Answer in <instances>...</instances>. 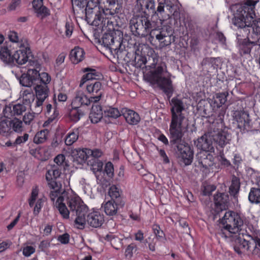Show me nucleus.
<instances>
[{
  "mask_svg": "<svg viewBox=\"0 0 260 260\" xmlns=\"http://www.w3.org/2000/svg\"><path fill=\"white\" fill-rule=\"evenodd\" d=\"M37 98L35 110L40 113L42 110V105L49 93V89L45 84H37L34 88Z\"/></svg>",
  "mask_w": 260,
  "mask_h": 260,
  "instance_id": "4468645a",
  "label": "nucleus"
},
{
  "mask_svg": "<svg viewBox=\"0 0 260 260\" xmlns=\"http://www.w3.org/2000/svg\"><path fill=\"white\" fill-rule=\"evenodd\" d=\"M104 114L106 117L117 118L121 116V111H119L117 109L111 107H106L104 109Z\"/></svg>",
  "mask_w": 260,
  "mask_h": 260,
  "instance_id": "a19ab883",
  "label": "nucleus"
},
{
  "mask_svg": "<svg viewBox=\"0 0 260 260\" xmlns=\"http://www.w3.org/2000/svg\"><path fill=\"white\" fill-rule=\"evenodd\" d=\"M253 18L250 13H246L245 16L243 14L238 16H235L233 19V23L238 28L239 34H249L250 29L254 28V30H260V18L253 20Z\"/></svg>",
  "mask_w": 260,
  "mask_h": 260,
  "instance_id": "423d86ee",
  "label": "nucleus"
},
{
  "mask_svg": "<svg viewBox=\"0 0 260 260\" xmlns=\"http://www.w3.org/2000/svg\"><path fill=\"white\" fill-rule=\"evenodd\" d=\"M86 90L91 95L90 98L92 102L96 103L100 100L103 93L101 82L95 81L87 84Z\"/></svg>",
  "mask_w": 260,
  "mask_h": 260,
  "instance_id": "dca6fc26",
  "label": "nucleus"
},
{
  "mask_svg": "<svg viewBox=\"0 0 260 260\" xmlns=\"http://www.w3.org/2000/svg\"><path fill=\"white\" fill-rule=\"evenodd\" d=\"M214 143L220 147L223 148L230 143L231 136L227 131L222 130L217 127L216 124H213L210 127Z\"/></svg>",
  "mask_w": 260,
  "mask_h": 260,
  "instance_id": "f8f14e48",
  "label": "nucleus"
},
{
  "mask_svg": "<svg viewBox=\"0 0 260 260\" xmlns=\"http://www.w3.org/2000/svg\"><path fill=\"white\" fill-rule=\"evenodd\" d=\"M210 151H200L197 155L199 164L205 169H208L209 167L213 165V156L210 154Z\"/></svg>",
  "mask_w": 260,
  "mask_h": 260,
  "instance_id": "5701e85b",
  "label": "nucleus"
},
{
  "mask_svg": "<svg viewBox=\"0 0 260 260\" xmlns=\"http://www.w3.org/2000/svg\"><path fill=\"white\" fill-rule=\"evenodd\" d=\"M103 207L104 211L107 215L113 216L117 214L118 210L120 208H122L123 207H120V206L117 205L116 203L113 201V200H110L104 205Z\"/></svg>",
  "mask_w": 260,
  "mask_h": 260,
  "instance_id": "2f4dec72",
  "label": "nucleus"
},
{
  "mask_svg": "<svg viewBox=\"0 0 260 260\" xmlns=\"http://www.w3.org/2000/svg\"><path fill=\"white\" fill-rule=\"evenodd\" d=\"M35 252V248L31 246H27L23 249V254L26 257L30 256Z\"/></svg>",
  "mask_w": 260,
  "mask_h": 260,
  "instance_id": "680f3d73",
  "label": "nucleus"
},
{
  "mask_svg": "<svg viewBox=\"0 0 260 260\" xmlns=\"http://www.w3.org/2000/svg\"><path fill=\"white\" fill-rule=\"evenodd\" d=\"M30 66L33 67L32 69H29L26 74H22L19 78V82L21 85L25 87H30L37 81L38 71L40 68V64L36 61H29Z\"/></svg>",
  "mask_w": 260,
  "mask_h": 260,
  "instance_id": "9d476101",
  "label": "nucleus"
},
{
  "mask_svg": "<svg viewBox=\"0 0 260 260\" xmlns=\"http://www.w3.org/2000/svg\"><path fill=\"white\" fill-rule=\"evenodd\" d=\"M48 185L52 190L61 191V194L64 191H68V190H65V189L63 188L60 182L57 181L56 179L51 180V181L48 183Z\"/></svg>",
  "mask_w": 260,
  "mask_h": 260,
  "instance_id": "c03bdc74",
  "label": "nucleus"
},
{
  "mask_svg": "<svg viewBox=\"0 0 260 260\" xmlns=\"http://www.w3.org/2000/svg\"><path fill=\"white\" fill-rule=\"evenodd\" d=\"M73 26L72 23L67 21L65 25V35L67 37H70L73 32Z\"/></svg>",
  "mask_w": 260,
  "mask_h": 260,
  "instance_id": "e2e57ef3",
  "label": "nucleus"
},
{
  "mask_svg": "<svg viewBox=\"0 0 260 260\" xmlns=\"http://www.w3.org/2000/svg\"><path fill=\"white\" fill-rule=\"evenodd\" d=\"M30 53V49L28 48H25L17 50L13 54V62L19 64H23L28 61V54Z\"/></svg>",
  "mask_w": 260,
  "mask_h": 260,
  "instance_id": "393cba45",
  "label": "nucleus"
},
{
  "mask_svg": "<svg viewBox=\"0 0 260 260\" xmlns=\"http://www.w3.org/2000/svg\"><path fill=\"white\" fill-rule=\"evenodd\" d=\"M121 192L116 186L113 185L109 189L108 194L111 198V200H113L116 203L117 205L120 207H124L125 201L121 196Z\"/></svg>",
  "mask_w": 260,
  "mask_h": 260,
  "instance_id": "a878e982",
  "label": "nucleus"
},
{
  "mask_svg": "<svg viewBox=\"0 0 260 260\" xmlns=\"http://www.w3.org/2000/svg\"><path fill=\"white\" fill-rule=\"evenodd\" d=\"M171 103L173 105L171 109V114H173V112L176 114L183 113L182 111L185 110V107L182 100L177 98H173L171 100Z\"/></svg>",
  "mask_w": 260,
  "mask_h": 260,
  "instance_id": "72a5a7b5",
  "label": "nucleus"
},
{
  "mask_svg": "<svg viewBox=\"0 0 260 260\" xmlns=\"http://www.w3.org/2000/svg\"><path fill=\"white\" fill-rule=\"evenodd\" d=\"M21 4V0H12L11 3L8 7L9 11H14L16 9L20 8Z\"/></svg>",
  "mask_w": 260,
  "mask_h": 260,
  "instance_id": "bf43d9fd",
  "label": "nucleus"
},
{
  "mask_svg": "<svg viewBox=\"0 0 260 260\" xmlns=\"http://www.w3.org/2000/svg\"><path fill=\"white\" fill-rule=\"evenodd\" d=\"M26 110V106L23 104H17L13 105L12 107L10 106H6L4 109L3 113L5 117L11 119L14 116L22 114Z\"/></svg>",
  "mask_w": 260,
  "mask_h": 260,
  "instance_id": "aec40b11",
  "label": "nucleus"
},
{
  "mask_svg": "<svg viewBox=\"0 0 260 260\" xmlns=\"http://www.w3.org/2000/svg\"><path fill=\"white\" fill-rule=\"evenodd\" d=\"M85 52L84 50L79 47H76L70 52V58L74 64H77L83 60Z\"/></svg>",
  "mask_w": 260,
  "mask_h": 260,
  "instance_id": "c756f323",
  "label": "nucleus"
},
{
  "mask_svg": "<svg viewBox=\"0 0 260 260\" xmlns=\"http://www.w3.org/2000/svg\"><path fill=\"white\" fill-rule=\"evenodd\" d=\"M115 35L116 32L113 31L105 33L102 38V44L111 52L112 50H114L115 53L119 55L121 53H124L125 52L121 51L119 49L121 45L120 38H119L118 40H115L116 38L114 37Z\"/></svg>",
  "mask_w": 260,
  "mask_h": 260,
  "instance_id": "ddd939ff",
  "label": "nucleus"
},
{
  "mask_svg": "<svg viewBox=\"0 0 260 260\" xmlns=\"http://www.w3.org/2000/svg\"><path fill=\"white\" fill-rule=\"evenodd\" d=\"M85 220L88 224L95 228L100 227L104 222V215L97 211L89 213Z\"/></svg>",
  "mask_w": 260,
  "mask_h": 260,
  "instance_id": "412c9836",
  "label": "nucleus"
},
{
  "mask_svg": "<svg viewBox=\"0 0 260 260\" xmlns=\"http://www.w3.org/2000/svg\"><path fill=\"white\" fill-rule=\"evenodd\" d=\"M249 244L250 245V252L254 254L260 253V239L257 237L253 238L251 237Z\"/></svg>",
  "mask_w": 260,
  "mask_h": 260,
  "instance_id": "ea45409f",
  "label": "nucleus"
},
{
  "mask_svg": "<svg viewBox=\"0 0 260 260\" xmlns=\"http://www.w3.org/2000/svg\"><path fill=\"white\" fill-rule=\"evenodd\" d=\"M158 6L157 8L156 11L155 12V14H156L157 16L159 17L161 26H163V24L170 25L172 26V25L170 24V20H169L168 22H165V21H167L168 19H170V14H163L165 12L164 8L165 7V6L163 3V1L158 0Z\"/></svg>",
  "mask_w": 260,
  "mask_h": 260,
  "instance_id": "cd10ccee",
  "label": "nucleus"
},
{
  "mask_svg": "<svg viewBox=\"0 0 260 260\" xmlns=\"http://www.w3.org/2000/svg\"><path fill=\"white\" fill-rule=\"evenodd\" d=\"M65 158V156L63 154H60L54 158V161L58 167L61 168L67 165Z\"/></svg>",
  "mask_w": 260,
  "mask_h": 260,
  "instance_id": "3c124183",
  "label": "nucleus"
},
{
  "mask_svg": "<svg viewBox=\"0 0 260 260\" xmlns=\"http://www.w3.org/2000/svg\"><path fill=\"white\" fill-rule=\"evenodd\" d=\"M90 98H88L82 91L76 92V95L72 102V107L79 108L82 106H88L92 103Z\"/></svg>",
  "mask_w": 260,
  "mask_h": 260,
  "instance_id": "b1692460",
  "label": "nucleus"
},
{
  "mask_svg": "<svg viewBox=\"0 0 260 260\" xmlns=\"http://www.w3.org/2000/svg\"><path fill=\"white\" fill-rule=\"evenodd\" d=\"M214 201L215 204V211L217 212L226 210L229 205V197L225 193H218L214 195Z\"/></svg>",
  "mask_w": 260,
  "mask_h": 260,
  "instance_id": "6ab92c4d",
  "label": "nucleus"
},
{
  "mask_svg": "<svg viewBox=\"0 0 260 260\" xmlns=\"http://www.w3.org/2000/svg\"><path fill=\"white\" fill-rule=\"evenodd\" d=\"M212 137L210 128L207 133L194 141V145L201 151L213 152L214 148L213 145Z\"/></svg>",
  "mask_w": 260,
  "mask_h": 260,
  "instance_id": "2eb2a0df",
  "label": "nucleus"
},
{
  "mask_svg": "<svg viewBox=\"0 0 260 260\" xmlns=\"http://www.w3.org/2000/svg\"><path fill=\"white\" fill-rule=\"evenodd\" d=\"M61 168L60 167H58L57 166H54L52 170H51V175L53 176V179H56L58 178L61 172Z\"/></svg>",
  "mask_w": 260,
  "mask_h": 260,
  "instance_id": "338daca9",
  "label": "nucleus"
},
{
  "mask_svg": "<svg viewBox=\"0 0 260 260\" xmlns=\"http://www.w3.org/2000/svg\"><path fill=\"white\" fill-rule=\"evenodd\" d=\"M72 8L74 11L75 7L80 9L84 8L86 5V0H71Z\"/></svg>",
  "mask_w": 260,
  "mask_h": 260,
  "instance_id": "13d9d810",
  "label": "nucleus"
},
{
  "mask_svg": "<svg viewBox=\"0 0 260 260\" xmlns=\"http://www.w3.org/2000/svg\"><path fill=\"white\" fill-rule=\"evenodd\" d=\"M39 76L37 77V81L40 80V84H45L46 85L50 82L51 78L48 73L42 72L39 73Z\"/></svg>",
  "mask_w": 260,
  "mask_h": 260,
  "instance_id": "8fccbe9b",
  "label": "nucleus"
},
{
  "mask_svg": "<svg viewBox=\"0 0 260 260\" xmlns=\"http://www.w3.org/2000/svg\"><path fill=\"white\" fill-rule=\"evenodd\" d=\"M102 109L99 105H93L89 115V118L92 123H98L103 117Z\"/></svg>",
  "mask_w": 260,
  "mask_h": 260,
  "instance_id": "7c9ffc66",
  "label": "nucleus"
},
{
  "mask_svg": "<svg viewBox=\"0 0 260 260\" xmlns=\"http://www.w3.org/2000/svg\"><path fill=\"white\" fill-rule=\"evenodd\" d=\"M137 5L140 6L142 10L144 9L154 10L155 4L153 0H137Z\"/></svg>",
  "mask_w": 260,
  "mask_h": 260,
  "instance_id": "37998d69",
  "label": "nucleus"
},
{
  "mask_svg": "<svg viewBox=\"0 0 260 260\" xmlns=\"http://www.w3.org/2000/svg\"><path fill=\"white\" fill-rule=\"evenodd\" d=\"M240 187L239 179L235 176H233L232 179V183L229 188V192L231 196H233L235 199H237Z\"/></svg>",
  "mask_w": 260,
  "mask_h": 260,
  "instance_id": "f704fd0d",
  "label": "nucleus"
},
{
  "mask_svg": "<svg viewBox=\"0 0 260 260\" xmlns=\"http://www.w3.org/2000/svg\"><path fill=\"white\" fill-rule=\"evenodd\" d=\"M136 63L137 67L142 68L143 65H145L147 63V59L145 57L142 56H138L135 57V61Z\"/></svg>",
  "mask_w": 260,
  "mask_h": 260,
  "instance_id": "052dcab7",
  "label": "nucleus"
},
{
  "mask_svg": "<svg viewBox=\"0 0 260 260\" xmlns=\"http://www.w3.org/2000/svg\"><path fill=\"white\" fill-rule=\"evenodd\" d=\"M12 123V127L15 132H18L22 131V122L17 118H15L13 120H10Z\"/></svg>",
  "mask_w": 260,
  "mask_h": 260,
  "instance_id": "603ef678",
  "label": "nucleus"
},
{
  "mask_svg": "<svg viewBox=\"0 0 260 260\" xmlns=\"http://www.w3.org/2000/svg\"><path fill=\"white\" fill-rule=\"evenodd\" d=\"M149 81L152 85H156L168 97L170 98L172 95L174 91L172 81L166 68L161 66L157 67L150 72Z\"/></svg>",
  "mask_w": 260,
  "mask_h": 260,
  "instance_id": "39448f33",
  "label": "nucleus"
},
{
  "mask_svg": "<svg viewBox=\"0 0 260 260\" xmlns=\"http://www.w3.org/2000/svg\"><path fill=\"white\" fill-rule=\"evenodd\" d=\"M87 154H89V157L91 156L94 158H98L102 155L103 152L101 150L98 149H95L93 150L88 149Z\"/></svg>",
  "mask_w": 260,
  "mask_h": 260,
  "instance_id": "4d7b16f0",
  "label": "nucleus"
},
{
  "mask_svg": "<svg viewBox=\"0 0 260 260\" xmlns=\"http://www.w3.org/2000/svg\"><path fill=\"white\" fill-rule=\"evenodd\" d=\"M84 115L83 112H81L78 109L73 107V109L71 110L70 113V117L72 121L74 122H77L80 120L81 117Z\"/></svg>",
  "mask_w": 260,
  "mask_h": 260,
  "instance_id": "a18cd8bd",
  "label": "nucleus"
},
{
  "mask_svg": "<svg viewBox=\"0 0 260 260\" xmlns=\"http://www.w3.org/2000/svg\"><path fill=\"white\" fill-rule=\"evenodd\" d=\"M248 200L251 204H259L260 189L255 187L251 188L249 193Z\"/></svg>",
  "mask_w": 260,
  "mask_h": 260,
  "instance_id": "4c0bfd02",
  "label": "nucleus"
},
{
  "mask_svg": "<svg viewBox=\"0 0 260 260\" xmlns=\"http://www.w3.org/2000/svg\"><path fill=\"white\" fill-rule=\"evenodd\" d=\"M54 205L63 218H69L70 213L71 212L77 216L75 220L77 227L79 229L84 228L86 223L85 215L88 207L72 190H68V191L63 192L54 203Z\"/></svg>",
  "mask_w": 260,
  "mask_h": 260,
  "instance_id": "7ed1b4c3",
  "label": "nucleus"
},
{
  "mask_svg": "<svg viewBox=\"0 0 260 260\" xmlns=\"http://www.w3.org/2000/svg\"><path fill=\"white\" fill-rule=\"evenodd\" d=\"M70 235L65 233L62 235H60L58 237L57 240L62 244H66L69 242Z\"/></svg>",
  "mask_w": 260,
  "mask_h": 260,
  "instance_id": "774afa93",
  "label": "nucleus"
},
{
  "mask_svg": "<svg viewBox=\"0 0 260 260\" xmlns=\"http://www.w3.org/2000/svg\"><path fill=\"white\" fill-rule=\"evenodd\" d=\"M152 229L156 238L160 240L164 239L165 234L164 232L160 230L158 225L153 224L152 226Z\"/></svg>",
  "mask_w": 260,
  "mask_h": 260,
  "instance_id": "864d4df0",
  "label": "nucleus"
},
{
  "mask_svg": "<svg viewBox=\"0 0 260 260\" xmlns=\"http://www.w3.org/2000/svg\"><path fill=\"white\" fill-rule=\"evenodd\" d=\"M49 131L45 129L38 132L34 138V142L39 144L45 142L47 139Z\"/></svg>",
  "mask_w": 260,
  "mask_h": 260,
  "instance_id": "58836bf2",
  "label": "nucleus"
},
{
  "mask_svg": "<svg viewBox=\"0 0 260 260\" xmlns=\"http://www.w3.org/2000/svg\"><path fill=\"white\" fill-rule=\"evenodd\" d=\"M235 118L237 122V126L239 128L243 131H250L251 128V120L247 112L245 111H239L235 115Z\"/></svg>",
  "mask_w": 260,
  "mask_h": 260,
  "instance_id": "a211bd4d",
  "label": "nucleus"
},
{
  "mask_svg": "<svg viewBox=\"0 0 260 260\" xmlns=\"http://www.w3.org/2000/svg\"><path fill=\"white\" fill-rule=\"evenodd\" d=\"M246 35L247 38L242 39L241 37H244L243 34H236L239 51L241 55L249 54L252 48L256 45L260 39V30H255L254 31V28L252 30L250 29L249 34Z\"/></svg>",
  "mask_w": 260,
  "mask_h": 260,
  "instance_id": "0eeeda50",
  "label": "nucleus"
},
{
  "mask_svg": "<svg viewBox=\"0 0 260 260\" xmlns=\"http://www.w3.org/2000/svg\"><path fill=\"white\" fill-rule=\"evenodd\" d=\"M214 143L220 147L223 148L230 143L231 136L227 131L222 130L217 127L216 124H213L210 127Z\"/></svg>",
  "mask_w": 260,
  "mask_h": 260,
  "instance_id": "9b49d317",
  "label": "nucleus"
},
{
  "mask_svg": "<svg viewBox=\"0 0 260 260\" xmlns=\"http://www.w3.org/2000/svg\"><path fill=\"white\" fill-rule=\"evenodd\" d=\"M38 192L39 190L37 187H35V188L32 189L31 193V197L29 199V205L30 207H31L34 206L35 201L38 196Z\"/></svg>",
  "mask_w": 260,
  "mask_h": 260,
  "instance_id": "6e6d98bb",
  "label": "nucleus"
},
{
  "mask_svg": "<svg viewBox=\"0 0 260 260\" xmlns=\"http://www.w3.org/2000/svg\"><path fill=\"white\" fill-rule=\"evenodd\" d=\"M229 95L228 92L218 93L214 97V107L220 108L222 105L225 104L227 101V96Z\"/></svg>",
  "mask_w": 260,
  "mask_h": 260,
  "instance_id": "e433bc0d",
  "label": "nucleus"
},
{
  "mask_svg": "<svg viewBox=\"0 0 260 260\" xmlns=\"http://www.w3.org/2000/svg\"><path fill=\"white\" fill-rule=\"evenodd\" d=\"M28 138V135L27 134H25L23 136H19L15 140L14 142V144L16 145H20L21 143L25 142Z\"/></svg>",
  "mask_w": 260,
  "mask_h": 260,
  "instance_id": "69168bd1",
  "label": "nucleus"
},
{
  "mask_svg": "<svg viewBox=\"0 0 260 260\" xmlns=\"http://www.w3.org/2000/svg\"><path fill=\"white\" fill-rule=\"evenodd\" d=\"M12 123L10 120H3L0 121V135L7 137L12 132Z\"/></svg>",
  "mask_w": 260,
  "mask_h": 260,
  "instance_id": "c9c22d12",
  "label": "nucleus"
},
{
  "mask_svg": "<svg viewBox=\"0 0 260 260\" xmlns=\"http://www.w3.org/2000/svg\"><path fill=\"white\" fill-rule=\"evenodd\" d=\"M142 20V27L145 29L147 36H149V39L155 38L159 43L161 47L170 45L175 42V37L173 35L174 30L172 26L163 24L161 27L158 25L157 22L150 20L146 15H141Z\"/></svg>",
  "mask_w": 260,
  "mask_h": 260,
  "instance_id": "20e7f679",
  "label": "nucleus"
},
{
  "mask_svg": "<svg viewBox=\"0 0 260 260\" xmlns=\"http://www.w3.org/2000/svg\"><path fill=\"white\" fill-rule=\"evenodd\" d=\"M121 116L125 119L127 123L131 125H136L140 121L139 115L134 111L127 108L121 109Z\"/></svg>",
  "mask_w": 260,
  "mask_h": 260,
  "instance_id": "4be33fe9",
  "label": "nucleus"
},
{
  "mask_svg": "<svg viewBox=\"0 0 260 260\" xmlns=\"http://www.w3.org/2000/svg\"><path fill=\"white\" fill-rule=\"evenodd\" d=\"M23 104L25 106L29 105L35 99L34 93L30 91L26 90L23 93Z\"/></svg>",
  "mask_w": 260,
  "mask_h": 260,
  "instance_id": "49530a36",
  "label": "nucleus"
},
{
  "mask_svg": "<svg viewBox=\"0 0 260 260\" xmlns=\"http://www.w3.org/2000/svg\"><path fill=\"white\" fill-rule=\"evenodd\" d=\"M224 225L223 229L228 231L229 234H236L242 230L243 221L237 213L229 211L226 212L220 219Z\"/></svg>",
  "mask_w": 260,
  "mask_h": 260,
  "instance_id": "6e6552de",
  "label": "nucleus"
},
{
  "mask_svg": "<svg viewBox=\"0 0 260 260\" xmlns=\"http://www.w3.org/2000/svg\"><path fill=\"white\" fill-rule=\"evenodd\" d=\"M232 237L234 250L238 254L251 250L250 243L251 236L244 233V230H240Z\"/></svg>",
  "mask_w": 260,
  "mask_h": 260,
  "instance_id": "1a4fd4ad",
  "label": "nucleus"
},
{
  "mask_svg": "<svg viewBox=\"0 0 260 260\" xmlns=\"http://www.w3.org/2000/svg\"><path fill=\"white\" fill-rule=\"evenodd\" d=\"M103 163L99 159H95L91 165V169L98 178L97 173L101 172L103 170Z\"/></svg>",
  "mask_w": 260,
  "mask_h": 260,
  "instance_id": "09e8293b",
  "label": "nucleus"
},
{
  "mask_svg": "<svg viewBox=\"0 0 260 260\" xmlns=\"http://www.w3.org/2000/svg\"><path fill=\"white\" fill-rule=\"evenodd\" d=\"M0 58L6 63H10L13 62V54L5 44H4L0 48Z\"/></svg>",
  "mask_w": 260,
  "mask_h": 260,
  "instance_id": "473e14b6",
  "label": "nucleus"
},
{
  "mask_svg": "<svg viewBox=\"0 0 260 260\" xmlns=\"http://www.w3.org/2000/svg\"><path fill=\"white\" fill-rule=\"evenodd\" d=\"M104 172L108 177L111 178L114 175V167L112 162H108L105 167Z\"/></svg>",
  "mask_w": 260,
  "mask_h": 260,
  "instance_id": "5fc2aeb1",
  "label": "nucleus"
},
{
  "mask_svg": "<svg viewBox=\"0 0 260 260\" xmlns=\"http://www.w3.org/2000/svg\"><path fill=\"white\" fill-rule=\"evenodd\" d=\"M83 72H87V73L83 76L80 81V87H82L83 85L88 81L98 79L101 77V74L99 72L91 68H85L83 70Z\"/></svg>",
  "mask_w": 260,
  "mask_h": 260,
  "instance_id": "bb28decb",
  "label": "nucleus"
},
{
  "mask_svg": "<svg viewBox=\"0 0 260 260\" xmlns=\"http://www.w3.org/2000/svg\"><path fill=\"white\" fill-rule=\"evenodd\" d=\"M188 120L184 113L171 114L170 125V143L171 147L180 154L186 165L191 164L193 153L189 146L182 140L183 131L187 129Z\"/></svg>",
  "mask_w": 260,
  "mask_h": 260,
  "instance_id": "f03ea898",
  "label": "nucleus"
},
{
  "mask_svg": "<svg viewBox=\"0 0 260 260\" xmlns=\"http://www.w3.org/2000/svg\"><path fill=\"white\" fill-rule=\"evenodd\" d=\"M98 1L99 5L86 1V20L89 24L103 28L112 23L109 20L111 17L121 13L123 0Z\"/></svg>",
  "mask_w": 260,
  "mask_h": 260,
  "instance_id": "f257e3e1",
  "label": "nucleus"
},
{
  "mask_svg": "<svg viewBox=\"0 0 260 260\" xmlns=\"http://www.w3.org/2000/svg\"><path fill=\"white\" fill-rule=\"evenodd\" d=\"M78 130L73 131L71 133H69L64 139L65 144L68 146L72 145L78 139L79 136Z\"/></svg>",
  "mask_w": 260,
  "mask_h": 260,
  "instance_id": "79ce46f5",
  "label": "nucleus"
},
{
  "mask_svg": "<svg viewBox=\"0 0 260 260\" xmlns=\"http://www.w3.org/2000/svg\"><path fill=\"white\" fill-rule=\"evenodd\" d=\"M37 13V16L40 17L42 19L50 15V10L45 6H43L39 9L35 10Z\"/></svg>",
  "mask_w": 260,
  "mask_h": 260,
  "instance_id": "de8ad7c7",
  "label": "nucleus"
},
{
  "mask_svg": "<svg viewBox=\"0 0 260 260\" xmlns=\"http://www.w3.org/2000/svg\"><path fill=\"white\" fill-rule=\"evenodd\" d=\"M141 15L133 17L129 22V27L133 34L140 37H147L145 29L142 27V20Z\"/></svg>",
  "mask_w": 260,
  "mask_h": 260,
  "instance_id": "f3484780",
  "label": "nucleus"
},
{
  "mask_svg": "<svg viewBox=\"0 0 260 260\" xmlns=\"http://www.w3.org/2000/svg\"><path fill=\"white\" fill-rule=\"evenodd\" d=\"M87 150V148H79L75 150L73 152L74 161L80 165L85 163L87 159L89 158Z\"/></svg>",
  "mask_w": 260,
  "mask_h": 260,
  "instance_id": "c85d7f7f",
  "label": "nucleus"
},
{
  "mask_svg": "<svg viewBox=\"0 0 260 260\" xmlns=\"http://www.w3.org/2000/svg\"><path fill=\"white\" fill-rule=\"evenodd\" d=\"M43 206V201L41 199H39L37 200L34 209V214L35 215H38L40 213L41 209Z\"/></svg>",
  "mask_w": 260,
  "mask_h": 260,
  "instance_id": "0e129e2a",
  "label": "nucleus"
}]
</instances>
